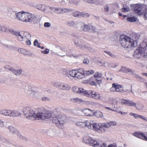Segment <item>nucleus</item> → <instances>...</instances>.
Returning <instances> with one entry per match:
<instances>
[{
  "label": "nucleus",
  "mask_w": 147,
  "mask_h": 147,
  "mask_svg": "<svg viewBox=\"0 0 147 147\" xmlns=\"http://www.w3.org/2000/svg\"><path fill=\"white\" fill-rule=\"evenodd\" d=\"M23 112L28 119L34 117L37 120H52L57 127L61 129L63 128L65 122V117L63 114L56 113L53 114L50 111H46L45 113L38 112L36 113L33 109L29 107H25L23 109Z\"/></svg>",
  "instance_id": "nucleus-1"
},
{
  "label": "nucleus",
  "mask_w": 147,
  "mask_h": 147,
  "mask_svg": "<svg viewBox=\"0 0 147 147\" xmlns=\"http://www.w3.org/2000/svg\"><path fill=\"white\" fill-rule=\"evenodd\" d=\"M12 14L15 15L18 20L23 22H36L37 20V18L34 15L27 12L22 11L16 13L13 11Z\"/></svg>",
  "instance_id": "nucleus-2"
},
{
  "label": "nucleus",
  "mask_w": 147,
  "mask_h": 147,
  "mask_svg": "<svg viewBox=\"0 0 147 147\" xmlns=\"http://www.w3.org/2000/svg\"><path fill=\"white\" fill-rule=\"evenodd\" d=\"M136 38H131L125 35H121L120 37V42L121 46L125 48H130L136 46L137 45Z\"/></svg>",
  "instance_id": "nucleus-3"
},
{
  "label": "nucleus",
  "mask_w": 147,
  "mask_h": 147,
  "mask_svg": "<svg viewBox=\"0 0 147 147\" xmlns=\"http://www.w3.org/2000/svg\"><path fill=\"white\" fill-rule=\"evenodd\" d=\"M9 31L11 34L14 35L17 40L22 43L25 41L26 38L32 36L29 32L26 31H20L13 29H10Z\"/></svg>",
  "instance_id": "nucleus-4"
},
{
  "label": "nucleus",
  "mask_w": 147,
  "mask_h": 147,
  "mask_svg": "<svg viewBox=\"0 0 147 147\" xmlns=\"http://www.w3.org/2000/svg\"><path fill=\"white\" fill-rule=\"evenodd\" d=\"M142 47H139L136 49L134 52V57L139 58L142 57H145L146 55L144 54V48L146 47L147 45L145 42H143L142 45Z\"/></svg>",
  "instance_id": "nucleus-5"
},
{
  "label": "nucleus",
  "mask_w": 147,
  "mask_h": 147,
  "mask_svg": "<svg viewBox=\"0 0 147 147\" xmlns=\"http://www.w3.org/2000/svg\"><path fill=\"white\" fill-rule=\"evenodd\" d=\"M83 140L85 143L92 146L94 147H100L99 144L98 143V142L88 135H85Z\"/></svg>",
  "instance_id": "nucleus-6"
},
{
  "label": "nucleus",
  "mask_w": 147,
  "mask_h": 147,
  "mask_svg": "<svg viewBox=\"0 0 147 147\" xmlns=\"http://www.w3.org/2000/svg\"><path fill=\"white\" fill-rule=\"evenodd\" d=\"M54 85L59 89L64 90L68 91L71 88V87L69 85L63 83L56 82L54 83Z\"/></svg>",
  "instance_id": "nucleus-7"
},
{
  "label": "nucleus",
  "mask_w": 147,
  "mask_h": 147,
  "mask_svg": "<svg viewBox=\"0 0 147 147\" xmlns=\"http://www.w3.org/2000/svg\"><path fill=\"white\" fill-rule=\"evenodd\" d=\"M133 135L138 138L147 141V132L146 133L144 134L142 132H136L134 133Z\"/></svg>",
  "instance_id": "nucleus-8"
},
{
  "label": "nucleus",
  "mask_w": 147,
  "mask_h": 147,
  "mask_svg": "<svg viewBox=\"0 0 147 147\" xmlns=\"http://www.w3.org/2000/svg\"><path fill=\"white\" fill-rule=\"evenodd\" d=\"M7 128L11 133L15 135L20 138H21L22 136L20 133L17 129H16L14 127L11 125L9 126Z\"/></svg>",
  "instance_id": "nucleus-9"
},
{
  "label": "nucleus",
  "mask_w": 147,
  "mask_h": 147,
  "mask_svg": "<svg viewBox=\"0 0 147 147\" xmlns=\"http://www.w3.org/2000/svg\"><path fill=\"white\" fill-rule=\"evenodd\" d=\"M74 43L80 49H87L88 48L87 44H85L83 42L80 40L78 41H75Z\"/></svg>",
  "instance_id": "nucleus-10"
},
{
  "label": "nucleus",
  "mask_w": 147,
  "mask_h": 147,
  "mask_svg": "<svg viewBox=\"0 0 147 147\" xmlns=\"http://www.w3.org/2000/svg\"><path fill=\"white\" fill-rule=\"evenodd\" d=\"M131 6L134 7V11L138 14L141 15L142 14L141 11L142 8L141 5L139 4H131Z\"/></svg>",
  "instance_id": "nucleus-11"
},
{
  "label": "nucleus",
  "mask_w": 147,
  "mask_h": 147,
  "mask_svg": "<svg viewBox=\"0 0 147 147\" xmlns=\"http://www.w3.org/2000/svg\"><path fill=\"white\" fill-rule=\"evenodd\" d=\"M84 77V70L83 69H76V78L78 79H81Z\"/></svg>",
  "instance_id": "nucleus-12"
},
{
  "label": "nucleus",
  "mask_w": 147,
  "mask_h": 147,
  "mask_svg": "<svg viewBox=\"0 0 147 147\" xmlns=\"http://www.w3.org/2000/svg\"><path fill=\"white\" fill-rule=\"evenodd\" d=\"M92 126L93 129L94 131H97L99 133L103 132L101 125H100L98 123H93Z\"/></svg>",
  "instance_id": "nucleus-13"
},
{
  "label": "nucleus",
  "mask_w": 147,
  "mask_h": 147,
  "mask_svg": "<svg viewBox=\"0 0 147 147\" xmlns=\"http://www.w3.org/2000/svg\"><path fill=\"white\" fill-rule=\"evenodd\" d=\"M113 87L114 88L115 92H123L122 87L120 85L117 84L113 83Z\"/></svg>",
  "instance_id": "nucleus-14"
},
{
  "label": "nucleus",
  "mask_w": 147,
  "mask_h": 147,
  "mask_svg": "<svg viewBox=\"0 0 147 147\" xmlns=\"http://www.w3.org/2000/svg\"><path fill=\"white\" fill-rule=\"evenodd\" d=\"M82 112L86 116H91L94 115V111L88 109H84L82 110Z\"/></svg>",
  "instance_id": "nucleus-15"
},
{
  "label": "nucleus",
  "mask_w": 147,
  "mask_h": 147,
  "mask_svg": "<svg viewBox=\"0 0 147 147\" xmlns=\"http://www.w3.org/2000/svg\"><path fill=\"white\" fill-rule=\"evenodd\" d=\"M94 122L91 120H86L84 121V127H86L89 129L92 128V125H93Z\"/></svg>",
  "instance_id": "nucleus-16"
},
{
  "label": "nucleus",
  "mask_w": 147,
  "mask_h": 147,
  "mask_svg": "<svg viewBox=\"0 0 147 147\" xmlns=\"http://www.w3.org/2000/svg\"><path fill=\"white\" fill-rule=\"evenodd\" d=\"M52 10L53 8L45 6L42 11H43L45 14L49 15L51 14V11Z\"/></svg>",
  "instance_id": "nucleus-17"
},
{
  "label": "nucleus",
  "mask_w": 147,
  "mask_h": 147,
  "mask_svg": "<svg viewBox=\"0 0 147 147\" xmlns=\"http://www.w3.org/2000/svg\"><path fill=\"white\" fill-rule=\"evenodd\" d=\"M90 98H92L95 99L102 100L101 97L98 93L93 91Z\"/></svg>",
  "instance_id": "nucleus-18"
},
{
  "label": "nucleus",
  "mask_w": 147,
  "mask_h": 147,
  "mask_svg": "<svg viewBox=\"0 0 147 147\" xmlns=\"http://www.w3.org/2000/svg\"><path fill=\"white\" fill-rule=\"evenodd\" d=\"M93 91L91 90H86L83 88L82 94H84L85 96L91 98Z\"/></svg>",
  "instance_id": "nucleus-19"
},
{
  "label": "nucleus",
  "mask_w": 147,
  "mask_h": 147,
  "mask_svg": "<svg viewBox=\"0 0 147 147\" xmlns=\"http://www.w3.org/2000/svg\"><path fill=\"white\" fill-rule=\"evenodd\" d=\"M76 51L74 50H69L68 52L66 53V55L70 57H77L78 55L76 53Z\"/></svg>",
  "instance_id": "nucleus-20"
},
{
  "label": "nucleus",
  "mask_w": 147,
  "mask_h": 147,
  "mask_svg": "<svg viewBox=\"0 0 147 147\" xmlns=\"http://www.w3.org/2000/svg\"><path fill=\"white\" fill-rule=\"evenodd\" d=\"M83 88L77 87H74L72 88L73 91L75 93L82 94Z\"/></svg>",
  "instance_id": "nucleus-21"
},
{
  "label": "nucleus",
  "mask_w": 147,
  "mask_h": 147,
  "mask_svg": "<svg viewBox=\"0 0 147 147\" xmlns=\"http://www.w3.org/2000/svg\"><path fill=\"white\" fill-rule=\"evenodd\" d=\"M21 115L20 112L18 111L11 110V117H17Z\"/></svg>",
  "instance_id": "nucleus-22"
},
{
  "label": "nucleus",
  "mask_w": 147,
  "mask_h": 147,
  "mask_svg": "<svg viewBox=\"0 0 147 147\" xmlns=\"http://www.w3.org/2000/svg\"><path fill=\"white\" fill-rule=\"evenodd\" d=\"M21 90L23 92L28 93L30 91V89L28 86L23 84L21 87Z\"/></svg>",
  "instance_id": "nucleus-23"
},
{
  "label": "nucleus",
  "mask_w": 147,
  "mask_h": 147,
  "mask_svg": "<svg viewBox=\"0 0 147 147\" xmlns=\"http://www.w3.org/2000/svg\"><path fill=\"white\" fill-rule=\"evenodd\" d=\"M18 51L19 53L24 55H27L29 54V52L28 51L23 48H19Z\"/></svg>",
  "instance_id": "nucleus-24"
},
{
  "label": "nucleus",
  "mask_w": 147,
  "mask_h": 147,
  "mask_svg": "<svg viewBox=\"0 0 147 147\" xmlns=\"http://www.w3.org/2000/svg\"><path fill=\"white\" fill-rule=\"evenodd\" d=\"M84 26V23L82 22H80L76 24L75 26L76 28L81 29L82 30Z\"/></svg>",
  "instance_id": "nucleus-25"
},
{
  "label": "nucleus",
  "mask_w": 147,
  "mask_h": 147,
  "mask_svg": "<svg viewBox=\"0 0 147 147\" xmlns=\"http://www.w3.org/2000/svg\"><path fill=\"white\" fill-rule=\"evenodd\" d=\"M45 5L42 4H38L35 6L36 9L43 11Z\"/></svg>",
  "instance_id": "nucleus-26"
},
{
  "label": "nucleus",
  "mask_w": 147,
  "mask_h": 147,
  "mask_svg": "<svg viewBox=\"0 0 147 147\" xmlns=\"http://www.w3.org/2000/svg\"><path fill=\"white\" fill-rule=\"evenodd\" d=\"M88 82L92 85H96V82L95 81L94 78L89 79L88 80Z\"/></svg>",
  "instance_id": "nucleus-27"
},
{
  "label": "nucleus",
  "mask_w": 147,
  "mask_h": 147,
  "mask_svg": "<svg viewBox=\"0 0 147 147\" xmlns=\"http://www.w3.org/2000/svg\"><path fill=\"white\" fill-rule=\"evenodd\" d=\"M94 73V71L91 69L86 71L84 70V76L85 77V76L92 75Z\"/></svg>",
  "instance_id": "nucleus-28"
},
{
  "label": "nucleus",
  "mask_w": 147,
  "mask_h": 147,
  "mask_svg": "<svg viewBox=\"0 0 147 147\" xmlns=\"http://www.w3.org/2000/svg\"><path fill=\"white\" fill-rule=\"evenodd\" d=\"M104 53H105V56H107L108 55L109 56L111 57L115 58L116 57V56L115 55L112 53L111 52L109 51H104Z\"/></svg>",
  "instance_id": "nucleus-29"
},
{
  "label": "nucleus",
  "mask_w": 147,
  "mask_h": 147,
  "mask_svg": "<svg viewBox=\"0 0 147 147\" xmlns=\"http://www.w3.org/2000/svg\"><path fill=\"white\" fill-rule=\"evenodd\" d=\"M69 74L70 76L73 78H76V69L69 71Z\"/></svg>",
  "instance_id": "nucleus-30"
},
{
  "label": "nucleus",
  "mask_w": 147,
  "mask_h": 147,
  "mask_svg": "<svg viewBox=\"0 0 147 147\" xmlns=\"http://www.w3.org/2000/svg\"><path fill=\"white\" fill-rule=\"evenodd\" d=\"M136 109L139 110H143L144 108V106L143 105L140 103H138L136 104V106H135Z\"/></svg>",
  "instance_id": "nucleus-31"
},
{
  "label": "nucleus",
  "mask_w": 147,
  "mask_h": 147,
  "mask_svg": "<svg viewBox=\"0 0 147 147\" xmlns=\"http://www.w3.org/2000/svg\"><path fill=\"white\" fill-rule=\"evenodd\" d=\"M30 94L32 97L34 98H35L38 96V92L37 91H36L34 90H31Z\"/></svg>",
  "instance_id": "nucleus-32"
},
{
  "label": "nucleus",
  "mask_w": 147,
  "mask_h": 147,
  "mask_svg": "<svg viewBox=\"0 0 147 147\" xmlns=\"http://www.w3.org/2000/svg\"><path fill=\"white\" fill-rule=\"evenodd\" d=\"M76 125L79 127L84 128V122L78 121L75 124Z\"/></svg>",
  "instance_id": "nucleus-33"
},
{
  "label": "nucleus",
  "mask_w": 147,
  "mask_h": 147,
  "mask_svg": "<svg viewBox=\"0 0 147 147\" xmlns=\"http://www.w3.org/2000/svg\"><path fill=\"white\" fill-rule=\"evenodd\" d=\"M81 13L79 11H76L72 13V16L76 17H81Z\"/></svg>",
  "instance_id": "nucleus-34"
},
{
  "label": "nucleus",
  "mask_w": 147,
  "mask_h": 147,
  "mask_svg": "<svg viewBox=\"0 0 147 147\" xmlns=\"http://www.w3.org/2000/svg\"><path fill=\"white\" fill-rule=\"evenodd\" d=\"M94 114L95 115L98 117H102L103 116L102 113L99 111H96L95 113H94Z\"/></svg>",
  "instance_id": "nucleus-35"
},
{
  "label": "nucleus",
  "mask_w": 147,
  "mask_h": 147,
  "mask_svg": "<svg viewBox=\"0 0 147 147\" xmlns=\"http://www.w3.org/2000/svg\"><path fill=\"white\" fill-rule=\"evenodd\" d=\"M101 126L102 129V130H103V132H104L105 131L104 130V127H105L108 128L109 127H110L108 122H107L102 123L101 125Z\"/></svg>",
  "instance_id": "nucleus-36"
},
{
  "label": "nucleus",
  "mask_w": 147,
  "mask_h": 147,
  "mask_svg": "<svg viewBox=\"0 0 147 147\" xmlns=\"http://www.w3.org/2000/svg\"><path fill=\"white\" fill-rule=\"evenodd\" d=\"M137 20V18L135 17H131L127 18V20L128 21L133 22H136Z\"/></svg>",
  "instance_id": "nucleus-37"
},
{
  "label": "nucleus",
  "mask_w": 147,
  "mask_h": 147,
  "mask_svg": "<svg viewBox=\"0 0 147 147\" xmlns=\"http://www.w3.org/2000/svg\"><path fill=\"white\" fill-rule=\"evenodd\" d=\"M90 26V25H86L84 24V26H83L82 30L85 31H89Z\"/></svg>",
  "instance_id": "nucleus-38"
},
{
  "label": "nucleus",
  "mask_w": 147,
  "mask_h": 147,
  "mask_svg": "<svg viewBox=\"0 0 147 147\" xmlns=\"http://www.w3.org/2000/svg\"><path fill=\"white\" fill-rule=\"evenodd\" d=\"M72 100L74 102H76L78 103L82 102L83 101V100L82 99L78 98H74Z\"/></svg>",
  "instance_id": "nucleus-39"
},
{
  "label": "nucleus",
  "mask_w": 147,
  "mask_h": 147,
  "mask_svg": "<svg viewBox=\"0 0 147 147\" xmlns=\"http://www.w3.org/2000/svg\"><path fill=\"white\" fill-rule=\"evenodd\" d=\"M56 13H61V9L59 8H53V10Z\"/></svg>",
  "instance_id": "nucleus-40"
},
{
  "label": "nucleus",
  "mask_w": 147,
  "mask_h": 147,
  "mask_svg": "<svg viewBox=\"0 0 147 147\" xmlns=\"http://www.w3.org/2000/svg\"><path fill=\"white\" fill-rule=\"evenodd\" d=\"M67 24L69 26L75 27L76 23L73 21H69L67 23Z\"/></svg>",
  "instance_id": "nucleus-41"
},
{
  "label": "nucleus",
  "mask_w": 147,
  "mask_h": 147,
  "mask_svg": "<svg viewBox=\"0 0 147 147\" xmlns=\"http://www.w3.org/2000/svg\"><path fill=\"white\" fill-rule=\"evenodd\" d=\"M127 105L129 106L135 107L136 105V103L132 101L128 100Z\"/></svg>",
  "instance_id": "nucleus-42"
},
{
  "label": "nucleus",
  "mask_w": 147,
  "mask_h": 147,
  "mask_svg": "<svg viewBox=\"0 0 147 147\" xmlns=\"http://www.w3.org/2000/svg\"><path fill=\"white\" fill-rule=\"evenodd\" d=\"M32 36L31 37H33L34 36V35H32ZM30 38H31V37H28V38H26L25 39H26V40L25 41V43L26 45H30L31 44V42L30 40L29 39Z\"/></svg>",
  "instance_id": "nucleus-43"
},
{
  "label": "nucleus",
  "mask_w": 147,
  "mask_h": 147,
  "mask_svg": "<svg viewBox=\"0 0 147 147\" xmlns=\"http://www.w3.org/2000/svg\"><path fill=\"white\" fill-rule=\"evenodd\" d=\"M22 71L21 69H20L17 70H14L13 71L14 73L16 75L19 76L21 73Z\"/></svg>",
  "instance_id": "nucleus-44"
},
{
  "label": "nucleus",
  "mask_w": 147,
  "mask_h": 147,
  "mask_svg": "<svg viewBox=\"0 0 147 147\" xmlns=\"http://www.w3.org/2000/svg\"><path fill=\"white\" fill-rule=\"evenodd\" d=\"M89 29V31L90 32L94 33L96 32V29L95 27L93 26L90 25Z\"/></svg>",
  "instance_id": "nucleus-45"
},
{
  "label": "nucleus",
  "mask_w": 147,
  "mask_h": 147,
  "mask_svg": "<svg viewBox=\"0 0 147 147\" xmlns=\"http://www.w3.org/2000/svg\"><path fill=\"white\" fill-rule=\"evenodd\" d=\"M89 16V14L87 13L81 12V17H82L84 18H88Z\"/></svg>",
  "instance_id": "nucleus-46"
},
{
  "label": "nucleus",
  "mask_w": 147,
  "mask_h": 147,
  "mask_svg": "<svg viewBox=\"0 0 147 147\" xmlns=\"http://www.w3.org/2000/svg\"><path fill=\"white\" fill-rule=\"evenodd\" d=\"M6 109H3L0 110V114L6 116Z\"/></svg>",
  "instance_id": "nucleus-47"
},
{
  "label": "nucleus",
  "mask_w": 147,
  "mask_h": 147,
  "mask_svg": "<svg viewBox=\"0 0 147 147\" xmlns=\"http://www.w3.org/2000/svg\"><path fill=\"white\" fill-rule=\"evenodd\" d=\"M108 122L110 127L112 126H115L117 125V122L115 121H109Z\"/></svg>",
  "instance_id": "nucleus-48"
},
{
  "label": "nucleus",
  "mask_w": 147,
  "mask_h": 147,
  "mask_svg": "<svg viewBox=\"0 0 147 147\" xmlns=\"http://www.w3.org/2000/svg\"><path fill=\"white\" fill-rule=\"evenodd\" d=\"M94 76V78H100L102 76V75L100 74H99L98 72H96L95 73Z\"/></svg>",
  "instance_id": "nucleus-49"
},
{
  "label": "nucleus",
  "mask_w": 147,
  "mask_h": 147,
  "mask_svg": "<svg viewBox=\"0 0 147 147\" xmlns=\"http://www.w3.org/2000/svg\"><path fill=\"white\" fill-rule=\"evenodd\" d=\"M49 49H46L45 50L41 51V52L42 54H47L49 53Z\"/></svg>",
  "instance_id": "nucleus-50"
},
{
  "label": "nucleus",
  "mask_w": 147,
  "mask_h": 147,
  "mask_svg": "<svg viewBox=\"0 0 147 147\" xmlns=\"http://www.w3.org/2000/svg\"><path fill=\"white\" fill-rule=\"evenodd\" d=\"M128 100L122 99L121 100V103L122 105H127Z\"/></svg>",
  "instance_id": "nucleus-51"
},
{
  "label": "nucleus",
  "mask_w": 147,
  "mask_h": 147,
  "mask_svg": "<svg viewBox=\"0 0 147 147\" xmlns=\"http://www.w3.org/2000/svg\"><path fill=\"white\" fill-rule=\"evenodd\" d=\"M118 114H121V115L125 116L127 114V113L126 112H123L121 111H118L117 112Z\"/></svg>",
  "instance_id": "nucleus-52"
},
{
  "label": "nucleus",
  "mask_w": 147,
  "mask_h": 147,
  "mask_svg": "<svg viewBox=\"0 0 147 147\" xmlns=\"http://www.w3.org/2000/svg\"><path fill=\"white\" fill-rule=\"evenodd\" d=\"M11 109H6V116L11 117Z\"/></svg>",
  "instance_id": "nucleus-53"
},
{
  "label": "nucleus",
  "mask_w": 147,
  "mask_h": 147,
  "mask_svg": "<svg viewBox=\"0 0 147 147\" xmlns=\"http://www.w3.org/2000/svg\"><path fill=\"white\" fill-rule=\"evenodd\" d=\"M7 29L6 27L5 26H1V29L0 31L3 32H5L7 31Z\"/></svg>",
  "instance_id": "nucleus-54"
},
{
  "label": "nucleus",
  "mask_w": 147,
  "mask_h": 147,
  "mask_svg": "<svg viewBox=\"0 0 147 147\" xmlns=\"http://www.w3.org/2000/svg\"><path fill=\"white\" fill-rule=\"evenodd\" d=\"M89 60L87 58H84L83 61V63L86 65H88L89 63Z\"/></svg>",
  "instance_id": "nucleus-55"
},
{
  "label": "nucleus",
  "mask_w": 147,
  "mask_h": 147,
  "mask_svg": "<svg viewBox=\"0 0 147 147\" xmlns=\"http://www.w3.org/2000/svg\"><path fill=\"white\" fill-rule=\"evenodd\" d=\"M126 73L130 74L132 75L133 74L134 72L130 69L127 68Z\"/></svg>",
  "instance_id": "nucleus-56"
},
{
  "label": "nucleus",
  "mask_w": 147,
  "mask_h": 147,
  "mask_svg": "<svg viewBox=\"0 0 147 147\" xmlns=\"http://www.w3.org/2000/svg\"><path fill=\"white\" fill-rule=\"evenodd\" d=\"M105 108L107 109H108L109 111H114V112H117V110L114 109H113L112 108H111L109 107H105Z\"/></svg>",
  "instance_id": "nucleus-57"
},
{
  "label": "nucleus",
  "mask_w": 147,
  "mask_h": 147,
  "mask_svg": "<svg viewBox=\"0 0 147 147\" xmlns=\"http://www.w3.org/2000/svg\"><path fill=\"white\" fill-rule=\"evenodd\" d=\"M122 11L124 12H127L129 10V7L123 8L122 9Z\"/></svg>",
  "instance_id": "nucleus-58"
},
{
  "label": "nucleus",
  "mask_w": 147,
  "mask_h": 147,
  "mask_svg": "<svg viewBox=\"0 0 147 147\" xmlns=\"http://www.w3.org/2000/svg\"><path fill=\"white\" fill-rule=\"evenodd\" d=\"M5 124L4 121L0 119V127H4Z\"/></svg>",
  "instance_id": "nucleus-59"
},
{
  "label": "nucleus",
  "mask_w": 147,
  "mask_h": 147,
  "mask_svg": "<svg viewBox=\"0 0 147 147\" xmlns=\"http://www.w3.org/2000/svg\"><path fill=\"white\" fill-rule=\"evenodd\" d=\"M103 66L105 67H109L110 66V63H109L104 61Z\"/></svg>",
  "instance_id": "nucleus-60"
},
{
  "label": "nucleus",
  "mask_w": 147,
  "mask_h": 147,
  "mask_svg": "<svg viewBox=\"0 0 147 147\" xmlns=\"http://www.w3.org/2000/svg\"><path fill=\"white\" fill-rule=\"evenodd\" d=\"M69 9H68L63 8L61 9V13L69 12Z\"/></svg>",
  "instance_id": "nucleus-61"
},
{
  "label": "nucleus",
  "mask_w": 147,
  "mask_h": 147,
  "mask_svg": "<svg viewBox=\"0 0 147 147\" xmlns=\"http://www.w3.org/2000/svg\"><path fill=\"white\" fill-rule=\"evenodd\" d=\"M95 81L96 82V84H100L101 82V79H98L97 78H95Z\"/></svg>",
  "instance_id": "nucleus-62"
},
{
  "label": "nucleus",
  "mask_w": 147,
  "mask_h": 147,
  "mask_svg": "<svg viewBox=\"0 0 147 147\" xmlns=\"http://www.w3.org/2000/svg\"><path fill=\"white\" fill-rule=\"evenodd\" d=\"M51 24L49 22H45L44 24V26L46 27H49L50 26Z\"/></svg>",
  "instance_id": "nucleus-63"
},
{
  "label": "nucleus",
  "mask_w": 147,
  "mask_h": 147,
  "mask_svg": "<svg viewBox=\"0 0 147 147\" xmlns=\"http://www.w3.org/2000/svg\"><path fill=\"white\" fill-rule=\"evenodd\" d=\"M141 119L147 122V117L142 115L141 116L140 118Z\"/></svg>",
  "instance_id": "nucleus-64"
}]
</instances>
